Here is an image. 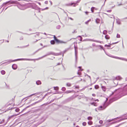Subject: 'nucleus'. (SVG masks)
Wrapping results in <instances>:
<instances>
[{"label": "nucleus", "mask_w": 127, "mask_h": 127, "mask_svg": "<svg viewBox=\"0 0 127 127\" xmlns=\"http://www.w3.org/2000/svg\"><path fill=\"white\" fill-rule=\"evenodd\" d=\"M92 95L94 96H95V95L94 94H92Z\"/></svg>", "instance_id": "nucleus-61"}, {"label": "nucleus", "mask_w": 127, "mask_h": 127, "mask_svg": "<svg viewBox=\"0 0 127 127\" xmlns=\"http://www.w3.org/2000/svg\"><path fill=\"white\" fill-rule=\"evenodd\" d=\"M54 89L55 90H58L59 89V88L57 87H54Z\"/></svg>", "instance_id": "nucleus-31"}, {"label": "nucleus", "mask_w": 127, "mask_h": 127, "mask_svg": "<svg viewBox=\"0 0 127 127\" xmlns=\"http://www.w3.org/2000/svg\"><path fill=\"white\" fill-rule=\"evenodd\" d=\"M79 88V87L78 86H76L75 88L76 89H78V88Z\"/></svg>", "instance_id": "nucleus-58"}, {"label": "nucleus", "mask_w": 127, "mask_h": 127, "mask_svg": "<svg viewBox=\"0 0 127 127\" xmlns=\"http://www.w3.org/2000/svg\"><path fill=\"white\" fill-rule=\"evenodd\" d=\"M69 49V48H68L65 49V50L63 51V56H64V54Z\"/></svg>", "instance_id": "nucleus-16"}, {"label": "nucleus", "mask_w": 127, "mask_h": 127, "mask_svg": "<svg viewBox=\"0 0 127 127\" xmlns=\"http://www.w3.org/2000/svg\"><path fill=\"white\" fill-rule=\"evenodd\" d=\"M114 83L116 85H117L118 83V81L117 80L115 79H114Z\"/></svg>", "instance_id": "nucleus-15"}, {"label": "nucleus", "mask_w": 127, "mask_h": 127, "mask_svg": "<svg viewBox=\"0 0 127 127\" xmlns=\"http://www.w3.org/2000/svg\"><path fill=\"white\" fill-rule=\"evenodd\" d=\"M105 38L106 39H109L110 38V37L108 35H107L105 36Z\"/></svg>", "instance_id": "nucleus-23"}, {"label": "nucleus", "mask_w": 127, "mask_h": 127, "mask_svg": "<svg viewBox=\"0 0 127 127\" xmlns=\"http://www.w3.org/2000/svg\"><path fill=\"white\" fill-rule=\"evenodd\" d=\"M1 73L2 75H4L5 74V72L4 70H2L1 71Z\"/></svg>", "instance_id": "nucleus-22"}, {"label": "nucleus", "mask_w": 127, "mask_h": 127, "mask_svg": "<svg viewBox=\"0 0 127 127\" xmlns=\"http://www.w3.org/2000/svg\"><path fill=\"white\" fill-rule=\"evenodd\" d=\"M61 54L60 53H55V54L54 55L56 56H58L61 55Z\"/></svg>", "instance_id": "nucleus-48"}, {"label": "nucleus", "mask_w": 127, "mask_h": 127, "mask_svg": "<svg viewBox=\"0 0 127 127\" xmlns=\"http://www.w3.org/2000/svg\"><path fill=\"white\" fill-rule=\"evenodd\" d=\"M76 77V76H74L73 77H72V78H67V79L68 80H71V79H72L74 77Z\"/></svg>", "instance_id": "nucleus-40"}, {"label": "nucleus", "mask_w": 127, "mask_h": 127, "mask_svg": "<svg viewBox=\"0 0 127 127\" xmlns=\"http://www.w3.org/2000/svg\"><path fill=\"white\" fill-rule=\"evenodd\" d=\"M103 122V121L102 120H100L99 121V123L100 124H102Z\"/></svg>", "instance_id": "nucleus-45"}, {"label": "nucleus", "mask_w": 127, "mask_h": 127, "mask_svg": "<svg viewBox=\"0 0 127 127\" xmlns=\"http://www.w3.org/2000/svg\"><path fill=\"white\" fill-rule=\"evenodd\" d=\"M59 43H64V44H66V42H64V41L60 40Z\"/></svg>", "instance_id": "nucleus-24"}, {"label": "nucleus", "mask_w": 127, "mask_h": 127, "mask_svg": "<svg viewBox=\"0 0 127 127\" xmlns=\"http://www.w3.org/2000/svg\"><path fill=\"white\" fill-rule=\"evenodd\" d=\"M92 45L93 46H96L95 44V43H93L92 44Z\"/></svg>", "instance_id": "nucleus-56"}, {"label": "nucleus", "mask_w": 127, "mask_h": 127, "mask_svg": "<svg viewBox=\"0 0 127 127\" xmlns=\"http://www.w3.org/2000/svg\"><path fill=\"white\" fill-rule=\"evenodd\" d=\"M48 7H46L44 9H42V10H45V9H48Z\"/></svg>", "instance_id": "nucleus-52"}, {"label": "nucleus", "mask_w": 127, "mask_h": 127, "mask_svg": "<svg viewBox=\"0 0 127 127\" xmlns=\"http://www.w3.org/2000/svg\"><path fill=\"white\" fill-rule=\"evenodd\" d=\"M12 67L13 69H16L17 68V66L16 64H14L12 65Z\"/></svg>", "instance_id": "nucleus-8"}, {"label": "nucleus", "mask_w": 127, "mask_h": 127, "mask_svg": "<svg viewBox=\"0 0 127 127\" xmlns=\"http://www.w3.org/2000/svg\"><path fill=\"white\" fill-rule=\"evenodd\" d=\"M87 119L88 120H92V118L91 117L89 116L88 117Z\"/></svg>", "instance_id": "nucleus-35"}, {"label": "nucleus", "mask_w": 127, "mask_h": 127, "mask_svg": "<svg viewBox=\"0 0 127 127\" xmlns=\"http://www.w3.org/2000/svg\"><path fill=\"white\" fill-rule=\"evenodd\" d=\"M81 96H79L78 97V98L79 99H80L81 98Z\"/></svg>", "instance_id": "nucleus-59"}, {"label": "nucleus", "mask_w": 127, "mask_h": 127, "mask_svg": "<svg viewBox=\"0 0 127 127\" xmlns=\"http://www.w3.org/2000/svg\"><path fill=\"white\" fill-rule=\"evenodd\" d=\"M80 1V0H78L76 2V3H78Z\"/></svg>", "instance_id": "nucleus-49"}, {"label": "nucleus", "mask_w": 127, "mask_h": 127, "mask_svg": "<svg viewBox=\"0 0 127 127\" xmlns=\"http://www.w3.org/2000/svg\"><path fill=\"white\" fill-rule=\"evenodd\" d=\"M20 109L19 108H16L15 110V111L16 112H19Z\"/></svg>", "instance_id": "nucleus-42"}, {"label": "nucleus", "mask_w": 127, "mask_h": 127, "mask_svg": "<svg viewBox=\"0 0 127 127\" xmlns=\"http://www.w3.org/2000/svg\"><path fill=\"white\" fill-rule=\"evenodd\" d=\"M61 26L60 25H58L56 27V28L57 29H59L61 28Z\"/></svg>", "instance_id": "nucleus-30"}, {"label": "nucleus", "mask_w": 127, "mask_h": 127, "mask_svg": "<svg viewBox=\"0 0 127 127\" xmlns=\"http://www.w3.org/2000/svg\"><path fill=\"white\" fill-rule=\"evenodd\" d=\"M99 88V86L98 85H96L95 86V89H97Z\"/></svg>", "instance_id": "nucleus-29"}, {"label": "nucleus", "mask_w": 127, "mask_h": 127, "mask_svg": "<svg viewBox=\"0 0 127 127\" xmlns=\"http://www.w3.org/2000/svg\"><path fill=\"white\" fill-rule=\"evenodd\" d=\"M96 46V47H97V46L99 47H100V48L101 49H103V50H104L103 49V47L102 46H101V45H98V46Z\"/></svg>", "instance_id": "nucleus-36"}, {"label": "nucleus", "mask_w": 127, "mask_h": 127, "mask_svg": "<svg viewBox=\"0 0 127 127\" xmlns=\"http://www.w3.org/2000/svg\"><path fill=\"white\" fill-rule=\"evenodd\" d=\"M37 2V3L39 5H41V4L40 2Z\"/></svg>", "instance_id": "nucleus-62"}, {"label": "nucleus", "mask_w": 127, "mask_h": 127, "mask_svg": "<svg viewBox=\"0 0 127 127\" xmlns=\"http://www.w3.org/2000/svg\"><path fill=\"white\" fill-rule=\"evenodd\" d=\"M111 57L119 59L125 61H127V59L125 58H120L118 57L115 56H111Z\"/></svg>", "instance_id": "nucleus-4"}, {"label": "nucleus", "mask_w": 127, "mask_h": 127, "mask_svg": "<svg viewBox=\"0 0 127 127\" xmlns=\"http://www.w3.org/2000/svg\"><path fill=\"white\" fill-rule=\"evenodd\" d=\"M73 3H74V2L72 3H69L68 4H66V5L67 6H71L72 5Z\"/></svg>", "instance_id": "nucleus-19"}, {"label": "nucleus", "mask_w": 127, "mask_h": 127, "mask_svg": "<svg viewBox=\"0 0 127 127\" xmlns=\"http://www.w3.org/2000/svg\"><path fill=\"white\" fill-rule=\"evenodd\" d=\"M76 32L75 31H74L73 32H72L73 33H74L75 32Z\"/></svg>", "instance_id": "nucleus-63"}, {"label": "nucleus", "mask_w": 127, "mask_h": 127, "mask_svg": "<svg viewBox=\"0 0 127 127\" xmlns=\"http://www.w3.org/2000/svg\"><path fill=\"white\" fill-rule=\"evenodd\" d=\"M23 39V38L22 37L20 38V40H22V39Z\"/></svg>", "instance_id": "nucleus-60"}, {"label": "nucleus", "mask_w": 127, "mask_h": 127, "mask_svg": "<svg viewBox=\"0 0 127 127\" xmlns=\"http://www.w3.org/2000/svg\"><path fill=\"white\" fill-rule=\"evenodd\" d=\"M117 3L118 4V6H119L123 5V4L122 3H120L119 4V2H118Z\"/></svg>", "instance_id": "nucleus-38"}, {"label": "nucleus", "mask_w": 127, "mask_h": 127, "mask_svg": "<svg viewBox=\"0 0 127 127\" xmlns=\"http://www.w3.org/2000/svg\"><path fill=\"white\" fill-rule=\"evenodd\" d=\"M125 88H127V85H126V86L124 87Z\"/></svg>", "instance_id": "nucleus-64"}, {"label": "nucleus", "mask_w": 127, "mask_h": 127, "mask_svg": "<svg viewBox=\"0 0 127 127\" xmlns=\"http://www.w3.org/2000/svg\"><path fill=\"white\" fill-rule=\"evenodd\" d=\"M90 21H91L90 19V20H88V21H87L86 22H85V23L86 24H87L88 23H89V22Z\"/></svg>", "instance_id": "nucleus-43"}, {"label": "nucleus", "mask_w": 127, "mask_h": 127, "mask_svg": "<svg viewBox=\"0 0 127 127\" xmlns=\"http://www.w3.org/2000/svg\"><path fill=\"white\" fill-rule=\"evenodd\" d=\"M116 37L117 38H120V35L118 34H117V35Z\"/></svg>", "instance_id": "nucleus-37"}, {"label": "nucleus", "mask_w": 127, "mask_h": 127, "mask_svg": "<svg viewBox=\"0 0 127 127\" xmlns=\"http://www.w3.org/2000/svg\"><path fill=\"white\" fill-rule=\"evenodd\" d=\"M33 60L32 59H17L15 60H9L8 61L6 62L5 63H3L2 64H8L10 63L11 62H15V61H20V60Z\"/></svg>", "instance_id": "nucleus-2"}, {"label": "nucleus", "mask_w": 127, "mask_h": 127, "mask_svg": "<svg viewBox=\"0 0 127 127\" xmlns=\"http://www.w3.org/2000/svg\"><path fill=\"white\" fill-rule=\"evenodd\" d=\"M77 3H75L74 2V3H73V4H74V5H73V6L74 7H75L76 6V4Z\"/></svg>", "instance_id": "nucleus-54"}, {"label": "nucleus", "mask_w": 127, "mask_h": 127, "mask_svg": "<svg viewBox=\"0 0 127 127\" xmlns=\"http://www.w3.org/2000/svg\"><path fill=\"white\" fill-rule=\"evenodd\" d=\"M48 3V1H46L45 2V4H47Z\"/></svg>", "instance_id": "nucleus-53"}, {"label": "nucleus", "mask_w": 127, "mask_h": 127, "mask_svg": "<svg viewBox=\"0 0 127 127\" xmlns=\"http://www.w3.org/2000/svg\"><path fill=\"white\" fill-rule=\"evenodd\" d=\"M78 37H80V41H81L82 40V38L80 36H78Z\"/></svg>", "instance_id": "nucleus-47"}, {"label": "nucleus", "mask_w": 127, "mask_h": 127, "mask_svg": "<svg viewBox=\"0 0 127 127\" xmlns=\"http://www.w3.org/2000/svg\"><path fill=\"white\" fill-rule=\"evenodd\" d=\"M62 90L63 91H65L66 90V88L64 87H63L62 88Z\"/></svg>", "instance_id": "nucleus-34"}, {"label": "nucleus", "mask_w": 127, "mask_h": 127, "mask_svg": "<svg viewBox=\"0 0 127 127\" xmlns=\"http://www.w3.org/2000/svg\"><path fill=\"white\" fill-rule=\"evenodd\" d=\"M14 116V115H12L11 116H10V117H9L8 118V119H10L12 117H13V116Z\"/></svg>", "instance_id": "nucleus-51"}, {"label": "nucleus", "mask_w": 127, "mask_h": 127, "mask_svg": "<svg viewBox=\"0 0 127 127\" xmlns=\"http://www.w3.org/2000/svg\"><path fill=\"white\" fill-rule=\"evenodd\" d=\"M107 98H106V100L105 101L103 106H100L98 108V110H101L104 109L110 103L112 102L113 101L117 100V98L116 97L113 98L110 100L109 103H107Z\"/></svg>", "instance_id": "nucleus-1"}, {"label": "nucleus", "mask_w": 127, "mask_h": 127, "mask_svg": "<svg viewBox=\"0 0 127 127\" xmlns=\"http://www.w3.org/2000/svg\"><path fill=\"white\" fill-rule=\"evenodd\" d=\"M107 33V31L106 30H104L103 31V34H106Z\"/></svg>", "instance_id": "nucleus-27"}, {"label": "nucleus", "mask_w": 127, "mask_h": 127, "mask_svg": "<svg viewBox=\"0 0 127 127\" xmlns=\"http://www.w3.org/2000/svg\"><path fill=\"white\" fill-rule=\"evenodd\" d=\"M122 79V78L120 77V76H118L117 77H115V78L114 79H115L117 80H120Z\"/></svg>", "instance_id": "nucleus-7"}, {"label": "nucleus", "mask_w": 127, "mask_h": 127, "mask_svg": "<svg viewBox=\"0 0 127 127\" xmlns=\"http://www.w3.org/2000/svg\"><path fill=\"white\" fill-rule=\"evenodd\" d=\"M57 43H59L60 40L57 38H55V40Z\"/></svg>", "instance_id": "nucleus-26"}, {"label": "nucleus", "mask_w": 127, "mask_h": 127, "mask_svg": "<svg viewBox=\"0 0 127 127\" xmlns=\"http://www.w3.org/2000/svg\"><path fill=\"white\" fill-rule=\"evenodd\" d=\"M50 42L52 44H54L55 43V41L54 40H52Z\"/></svg>", "instance_id": "nucleus-18"}, {"label": "nucleus", "mask_w": 127, "mask_h": 127, "mask_svg": "<svg viewBox=\"0 0 127 127\" xmlns=\"http://www.w3.org/2000/svg\"><path fill=\"white\" fill-rule=\"evenodd\" d=\"M8 3H10V4H19V3L16 0L13 1L12 0H10L7 1L6 2L3 3V4L4 5H5Z\"/></svg>", "instance_id": "nucleus-3"}, {"label": "nucleus", "mask_w": 127, "mask_h": 127, "mask_svg": "<svg viewBox=\"0 0 127 127\" xmlns=\"http://www.w3.org/2000/svg\"><path fill=\"white\" fill-rule=\"evenodd\" d=\"M35 94H32V95H29L26 97H25L23 99V100H24V99H25L27 97H30V96H32L33 95H34Z\"/></svg>", "instance_id": "nucleus-25"}, {"label": "nucleus", "mask_w": 127, "mask_h": 127, "mask_svg": "<svg viewBox=\"0 0 127 127\" xmlns=\"http://www.w3.org/2000/svg\"><path fill=\"white\" fill-rule=\"evenodd\" d=\"M36 84L37 85H40L41 84V82L40 80H38L36 81Z\"/></svg>", "instance_id": "nucleus-10"}, {"label": "nucleus", "mask_w": 127, "mask_h": 127, "mask_svg": "<svg viewBox=\"0 0 127 127\" xmlns=\"http://www.w3.org/2000/svg\"><path fill=\"white\" fill-rule=\"evenodd\" d=\"M54 40H55V38H57L56 37V36L55 35H54Z\"/></svg>", "instance_id": "nucleus-57"}, {"label": "nucleus", "mask_w": 127, "mask_h": 127, "mask_svg": "<svg viewBox=\"0 0 127 127\" xmlns=\"http://www.w3.org/2000/svg\"><path fill=\"white\" fill-rule=\"evenodd\" d=\"M112 10H107V11L108 12H111Z\"/></svg>", "instance_id": "nucleus-55"}, {"label": "nucleus", "mask_w": 127, "mask_h": 127, "mask_svg": "<svg viewBox=\"0 0 127 127\" xmlns=\"http://www.w3.org/2000/svg\"><path fill=\"white\" fill-rule=\"evenodd\" d=\"M49 2L50 3V5H51V6L52 5V1H51V0H50L49 1Z\"/></svg>", "instance_id": "nucleus-50"}, {"label": "nucleus", "mask_w": 127, "mask_h": 127, "mask_svg": "<svg viewBox=\"0 0 127 127\" xmlns=\"http://www.w3.org/2000/svg\"><path fill=\"white\" fill-rule=\"evenodd\" d=\"M88 124L89 125H91L92 124V121L89 122Z\"/></svg>", "instance_id": "nucleus-33"}, {"label": "nucleus", "mask_w": 127, "mask_h": 127, "mask_svg": "<svg viewBox=\"0 0 127 127\" xmlns=\"http://www.w3.org/2000/svg\"><path fill=\"white\" fill-rule=\"evenodd\" d=\"M89 40L90 41H94V42H99L100 43H101V42H102V41L96 40H93V39H89Z\"/></svg>", "instance_id": "nucleus-9"}, {"label": "nucleus", "mask_w": 127, "mask_h": 127, "mask_svg": "<svg viewBox=\"0 0 127 127\" xmlns=\"http://www.w3.org/2000/svg\"><path fill=\"white\" fill-rule=\"evenodd\" d=\"M91 104L92 105H94L95 106H96V103H94V102H92L91 103Z\"/></svg>", "instance_id": "nucleus-41"}, {"label": "nucleus", "mask_w": 127, "mask_h": 127, "mask_svg": "<svg viewBox=\"0 0 127 127\" xmlns=\"http://www.w3.org/2000/svg\"><path fill=\"white\" fill-rule=\"evenodd\" d=\"M95 8L94 7H92L91 8V10L92 13H93L94 12V9Z\"/></svg>", "instance_id": "nucleus-28"}, {"label": "nucleus", "mask_w": 127, "mask_h": 127, "mask_svg": "<svg viewBox=\"0 0 127 127\" xmlns=\"http://www.w3.org/2000/svg\"><path fill=\"white\" fill-rule=\"evenodd\" d=\"M66 85L67 86L70 87L71 86V84L69 83H67L66 84Z\"/></svg>", "instance_id": "nucleus-32"}, {"label": "nucleus", "mask_w": 127, "mask_h": 127, "mask_svg": "<svg viewBox=\"0 0 127 127\" xmlns=\"http://www.w3.org/2000/svg\"><path fill=\"white\" fill-rule=\"evenodd\" d=\"M83 70V69H79L78 70V72L77 73V74H78L79 75L78 76V77H81V76H80V75H81V72H79V71L80 70H81V71H82Z\"/></svg>", "instance_id": "nucleus-11"}, {"label": "nucleus", "mask_w": 127, "mask_h": 127, "mask_svg": "<svg viewBox=\"0 0 127 127\" xmlns=\"http://www.w3.org/2000/svg\"><path fill=\"white\" fill-rule=\"evenodd\" d=\"M4 122V120H3L2 121L0 122V124H3Z\"/></svg>", "instance_id": "nucleus-44"}, {"label": "nucleus", "mask_w": 127, "mask_h": 127, "mask_svg": "<svg viewBox=\"0 0 127 127\" xmlns=\"http://www.w3.org/2000/svg\"><path fill=\"white\" fill-rule=\"evenodd\" d=\"M96 21V23H97L98 24V23H99V22L100 21V20L99 19L97 18L96 20V21Z\"/></svg>", "instance_id": "nucleus-21"}, {"label": "nucleus", "mask_w": 127, "mask_h": 127, "mask_svg": "<svg viewBox=\"0 0 127 127\" xmlns=\"http://www.w3.org/2000/svg\"><path fill=\"white\" fill-rule=\"evenodd\" d=\"M117 23L119 25H120L121 24V22L120 21V20L118 19V20H116Z\"/></svg>", "instance_id": "nucleus-20"}, {"label": "nucleus", "mask_w": 127, "mask_h": 127, "mask_svg": "<svg viewBox=\"0 0 127 127\" xmlns=\"http://www.w3.org/2000/svg\"><path fill=\"white\" fill-rule=\"evenodd\" d=\"M86 123L85 122H83L82 123V125L84 126H85L86 125Z\"/></svg>", "instance_id": "nucleus-39"}, {"label": "nucleus", "mask_w": 127, "mask_h": 127, "mask_svg": "<svg viewBox=\"0 0 127 127\" xmlns=\"http://www.w3.org/2000/svg\"><path fill=\"white\" fill-rule=\"evenodd\" d=\"M110 45H105V47H110Z\"/></svg>", "instance_id": "nucleus-46"}, {"label": "nucleus", "mask_w": 127, "mask_h": 127, "mask_svg": "<svg viewBox=\"0 0 127 127\" xmlns=\"http://www.w3.org/2000/svg\"><path fill=\"white\" fill-rule=\"evenodd\" d=\"M74 48L75 49V60L76 61L77 59V47H76L74 45Z\"/></svg>", "instance_id": "nucleus-5"}, {"label": "nucleus", "mask_w": 127, "mask_h": 127, "mask_svg": "<svg viewBox=\"0 0 127 127\" xmlns=\"http://www.w3.org/2000/svg\"><path fill=\"white\" fill-rule=\"evenodd\" d=\"M101 88L103 91H106V89L105 87L103 86H101Z\"/></svg>", "instance_id": "nucleus-17"}, {"label": "nucleus", "mask_w": 127, "mask_h": 127, "mask_svg": "<svg viewBox=\"0 0 127 127\" xmlns=\"http://www.w3.org/2000/svg\"><path fill=\"white\" fill-rule=\"evenodd\" d=\"M38 102H35V103H33V104H32L29 106H27L26 108H25V109H24L23 110H25L26 109V108H28V107H30V106H32V105H34V104H36V103H37Z\"/></svg>", "instance_id": "nucleus-12"}, {"label": "nucleus", "mask_w": 127, "mask_h": 127, "mask_svg": "<svg viewBox=\"0 0 127 127\" xmlns=\"http://www.w3.org/2000/svg\"><path fill=\"white\" fill-rule=\"evenodd\" d=\"M55 54V53L54 52H50L49 53H48L47 54L43 56L41 58H43L44 57H46L47 56L49 55H54Z\"/></svg>", "instance_id": "nucleus-6"}, {"label": "nucleus", "mask_w": 127, "mask_h": 127, "mask_svg": "<svg viewBox=\"0 0 127 127\" xmlns=\"http://www.w3.org/2000/svg\"><path fill=\"white\" fill-rule=\"evenodd\" d=\"M127 119V118H122L121 119H120L119 120V121H117L115 122V123H116V122H120L121 121H122L123 120H125V119ZM114 123V122H113V124Z\"/></svg>", "instance_id": "nucleus-13"}, {"label": "nucleus", "mask_w": 127, "mask_h": 127, "mask_svg": "<svg viewBox=\"0 0 127 127\" xmlns=\"http://www.w3.org/2000/svg\"><path fill=\"white\" fill-rule=\"evenodd\" d=\"M120 118V117H117L116 118H114V119H112L111 120H107V121L108 122H111V121H113V120H114V119L117 120V119H119Z\"/></svg>", "instance_id": "nucleus-14"}]
</instances>
